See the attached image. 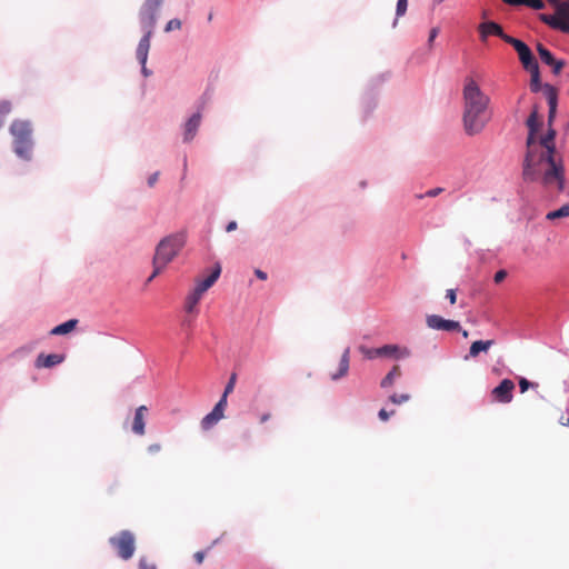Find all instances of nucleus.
<instances>
[{
	"instance_id": "obj_27",
	"label": "nucleus",
	"mask_w": 569,
	"mask_h": 569,
	"mask_svg": "<svg viewBox=\"0 0 569 569\" xmlns=\"http://www.w3.org/2000/svg\"><path fill=\"white\" fill-rule=\"evenodd\" d=\"M226 407H227V398H226V395H222V397L216 403V406L212 409V411L223 418L224 417V409H226Z\"/></svg>"
},
{
	"instance_id": "obj_5",
	"label": "nucleus",
	"mask_w": 569,
	"mask_h": 569,
	"mask_svg": "<svg viewBox=\"0 0 569 569\" xmlns=\"http://www.w3.org/2000/svg\"><path fill=\"white\" fill-rule=\"evenodd\" d=\"M13 137V149L18 157L30 160L32 152V128L29 121L14 120L10 126Z\"/></svg>"
},
{
	"instance_id": "obj_37",
	"label": "nucleus",
	"mask_w": 569,
	"mask_h": 569,
	"mask_svg": "<svg viewBox=\"0 0 569 569\" xmlns=\"http://www.w3.org/2000/svg\"><path fill=\"white\" fill-rule=\"evenodd\" d=\"M507 277V271L506 270H499L496 272L495 274V282L496 283H500L501 281H503Z\"/></svg>"
},
{
	"instance_id": "obj_8",
	"label": "nucleus",
	"mask_w": 569,
	"mask_h": 569,
	"mask_svg": "<svg viewBox=\"0 0 569 569\" xmlns=\"http://www.w3.org/2000/svg\"><path fill=\"white\" fill-rule=\"evenodd\" d=\"M163 0H146L140 10V23L146 34H152L157 23V13Z\"/></svg>"
},
{
	"instance_id": "obj_49",
	"label": "nucleus",
	"mask_w": 569,
	"mask_h": 569,
	"mask_svg": "<svg viewBox=\"0 0 569 569\" xmlns=\"http://www.w3.org/2000/svg\"><path fill=\"white\" fill-rule=\"evenodd\" d=\"M547 218H548V219H550V220H553V219H557V218H561L559 209H558V210H555V211L549 212V213L547 214Z\"/></svg>"
},
{
	"instance_id": "obj_16",
	"label": "nucleus",
	"mask_w": 569,
	"mask_h": 569,
	"mask_svg": "<svg viewBox=\"0 0 569 569\" xmlns=\"http://www.w3.org/2000/svg\"><path fill=\"white\" fill-rule=\"evenodd\" d=\"M543 91H545L546 99H547V102L549 106L548 122H549V126L551 127V123L555 119L556 111H557V101H558L557 90L550 84H545Z\"/></svg>"
},
{
	"instance_id": "obj_18",
	"label": "nucleus",
	"mask_w": 569,
	"mask_h": 569,
	"mask_svg": "<svg viewBox=\"0 0 569 569\" xmlns=\"http://www.w3.org/2000/svg\"><path fill=\"white\" fill-rule=\"evenodd\" d=\"M201 122V114L200 112L194 113L192 117L189 118V120L184 124V132H183V140L184 142L191 141L200 126Z\"/></svg>"
},
{
	"instance_id": "obj_20",
	"label": "nucleus",
	"mask_w": 569,
	"mask_h": 569,
	"mask_svg": "<svg viewBox=\"0 0 569 569\" xmlns=\"http://www.w3.org/2000/svg\"><path fill=\"white\" fill-rule=\"evenodd\" d=\"M151 36L152 34L144 33V36L141 38V40L139 41L138 47H137V51H136L137 59L139 60V62L142 66H144L147 63L148 53H149V49H150Z\"/></svg>"
},
{
	"instance_id": "obj_30",
	"label": "nucleus",
	"mask_w": 569,
	"mask_h": 569,
	"mask_svg": "<svg viewBox=\"0 0 569 569\" xmlns=\"http://www.w3.org/2000/svg\"><path fill=\"white\" fill-rule=\"evenodd\" d=\"M410 399V396L408 393H401V395H392L389 397V400L395 405H401L403 402H407Z\"/></svg>"
},
{
	"instance_id": "obj_29",
	"label": "nucleus",
	"mask_w": 569,
	"mask_h": 569,
	"mask_svg": "<svg viewBox=\"0 0 569 569\" xmlns=\"http://www.w3.org/2000/svg\"><path fill=\"white\" fill-rule=\"evenodd\" d=\"M138 569H157L156 562L151 561L147 557H141L139 559Z\"/></svg>"
},
{
	"instance_id": "obj_22",
	"label": "nucleus",
	"mask_w": 569,
	"mask_h": 569,
	"mask_svg": "<svg viewBox=\"0 0 569 569\" xmlns=\"http://www.w3.org/2000/svg\"><path fill=\"white\" fill-rule=\"evenodd\" d=\"M78 325L77 319H70L61 325L56 326L50 333L53 336H61L71 332Z\"/></svg>"
},
{
	"instance_id": "obj_45",
	"label": "nucleus",
	"mask_w": 569,
	"mask_h": 569,
	"mask_svg": "<svg viewBox=\"0 0 569 569\" xmlns=\"http://www.w3.org/2000/svg\"><path fill=\"white\" fill-rule=\"evenodd\" d=\"M161 450V445L160 443H152L148 447V451L150 453H157Z\"/></svg>"
},
{
	"instance_id": "obj_50",
	"label": "nucleus",
	"mask_w": 569,
	"mask_h": 569,
	"mask_svg": "<svg viewBox=\"0 0 569 569\" xmlns=\"http://www.w3.org/2000/svg\"><path fill=\"white\" fill-rule=\"evenodd\" d=\"M236 229H237V222H236V221H230V222L227 224V227H226V231H227V232H231V231H233V230H236Z\"/></svg>"
},
{
	"instance_id": "obj_11",
	"label": "nucleus",
	"mask_w": 569,
	"mask_h": 569,
	"mask_svg": "<svg viewBox=\"0 0 569 569\" xmlns=\"http://www.w3.org/2000/svg\"><path fill=\"white\" fill-rule=\"evenodd\" d=\"M515 383L510 379H503L493 390L491 395L493 399L501 403H509L513 398Z\"/></svg>"
},
{
	"instance_id": "obj_34",
	"label": "nucleus",
	"mask_w": 569,
	"mask_h": 569,
	"mask_svg": "<svg viewBox=\"0 0 569 569\" xmlns=\"http://www.w3.org/2000/svg\"><path fill=\"white\" fill-rule=\"evenodd\" d=\"M407 6H408V0H398L397 10H396L397 17H401L406 13Z\"/></svg>"
},
{
	"instance_id": "obj_24",
	"label": "nucleus",
	"mask_w": 569,
	"mask_h": 569,
	"mask_svg": "<svg viewBox=\"0 0 569 569\" xmlns=\"http://www.w3.org/2000/svg\"><path fill=\"white\" fill-rule=\"evenodd\" d=\"M530 73V89L538 92L541 88L539 66L527 70Z\"/></svg>"
},
{
	"instance_id": "obj_39",
	"label": "nucleus",
	"mask_w": 569,
	"mask_h": 569,
	"mask_svg": "<svg viewBox=\"0 0 569 569\" xmlns=\"http://www.w3.org/2000/svg\"><path fill=\"white\" fill-rule=\"evenodd\" d=\"M206 292V290L199 286L198 283L196 284L193 291L191 292L194 297H197L198 299H201L202 295Z\"/></svg>"
},
{
	"instance_id": "obj_46",
	"label": "nucleus",
	"mask_w": 569,
	"mask_h": 569,
	"mask_svg": "<svg viewBox=\"0 0 569 569\" xmlns=\"http://www.w3.org/2000/svg\"><path fill=\"white\" fill-rule=\"evenodd\" d=\"M193 558L196 560L197 563H202L203 559H204V552L203 551H197L194 555H193Z\"/></svg>"
},
{
	"instance_id": "obj_23",
	"label": "nucleus",
	"mask_w": 569,
	"mask_h": 569,
	"mask_svg": "<svg viewBox=\"0 0 569 569\" xmlns=\"http://www.w3.org/2000/svg\"><path fill=\"white\" fill-rule=\"evenodd\" d=\"M221 273V267L217 264L211 273L203 280H198L197 283L201 286L206 291L213 286Z\"/></svg>"
},
{
	"instance_id": "obj_54",
	"label": "nucleus",
	"mask_w": 569,
	"mask_h": 569,
	"mask_svg": "<svg viewBox=\"0 0 569 569\" xmlns=\"http://www.w3.org/2000/svg\"><path fill=\"white\" fill-rule=\"evenodd\" d=\"M462 332V337L463 338H468L469 333L467 330H460Z\"/></svg>"
},
{
	"instance_id": "obj_36",
	"label": "nucleus",
	"mask_w": 569,
	"mask_h": 569,
	"mask_svg": "<svg viewBox=\"0 0 569 569\" xmlns=\"http://www.w3.org/2000/svg\"><path fill=\"white\" fill-rule=\"evenodd\" d=\"M536 386L535 383H531L530 381H528L526 378H521L519 380V387H520V391L523 393L526 392L530 387H533Z\"/></svg>"
},
{
	"instance_id": "obj_4",
	"label": "nucleus",
	"mask_w": 569,
	"mask_h": 569,
	"mask_svg": "<svg viewBox=\"0 0 569 569\" xmlns=\"http://www.w3.org/2000/svg\"><path fill=\"white\" fill-rule=\"evenodd\" d=\"M526 124L528 127V137H527V153L523 162V179L528 181L536 180V150L538 149L536 134L541 126V121L538 114V108L535 107L531 113L529 114Z\"/></svg>"
},
{
	"instance_id": "obj_14",
	"label": "nucleus",
	"mask_w": 569,
	"mask_h": 569,
	"mask_svg": "<svg viewBox=\"0 0 569 569\" xmlns=\"http://www.w3.org/2000/svg\"><path fill=\"white\" fill-rule=\"evenodd\" d=\"M478 29L482 41H485L488 36H497L507 42V37H509L503 32L501 26L493 21L483 22L479 26Z\"/></svg>"
},
{
	"instance_id": "obj_9",
	"label": "nucleus",
	"mask_w": 569,
	"mask_h": 569,
	"mask_svg": "<svg viewBox=\"0 0 569 569\" xmlns=\"http://www.w3.org/2000/svg\"><path fill=\"white\" fill-rule=\"evenodd\" d=\"M507 43L512 46L518 53L519 60L526 70L538 66L530 48L521 40L513 37H507Z\"/></svg>"
},
{
	"instance_id": "obj_19",
	"label": "nucleus",
	"mask_w": 569,
	"mask_h": 569,
	"mask_svg": "<svg viewBox=\"0 0 569 569\" xmlns=\"http://www.w3.org/2000/svg\"><path fill=\"white\" fill-rule=\"evenodd\" d=\"M493 345L495 340H477L471 343L469 353L465 357V359L468 360L469 358H477L480 352H488Z\"/></svg>"
},
{
	"instance_id": "obj_55",
	"label": "nucleus",
	"mask_w": 569,
	"mask_h": 569,
	"mask_svg": "<svg viewBox=\"0 0 569 569\" xmlns=\"http://www.w3.org/2000/svg\"><path fill=\"white\" fill-rule=\"evenodd\" d=\"M142 72H143V74H144V76H148V70H147V68H146V64H144V66H142Z\"/></svg>"
},
{
	"instance_id": "obj_38",
	"label": "nucleus",
	"mask_w": 569,
	"mask_h": 569,
	"mask_svg": "<svg viewBox=\"0 0 569 569\" xmlns=\"http://www.w3.org/2000/svg\"><path fill=\"white\" fill-rule=\"evenodd\" d=\"M446 297L449 299L451 305H455L457 301V293L455 289H448Z\"/></svg>"
},
{
	"instance_id": "obj_32",
	"label": "nucleus",
	"mask_w": 569,
	"mask_h": 569,
	"mask_svg": "<svg viewBox=\"0 0 569 569\" xmlns=\"http://www.w3.org/2000/svg\"><path fill=\"white\" fill-rule=\"evenodd\" d=\"M181 28V21L179 19H171L166 24L164 31L170 32L172 30H179Z\"/></svg>"
},
{
	"instance_id": "obj_13",
	"label": "nucleus",
	"mask_w": 569,
	"mask_h": 569,
	"mask_svg": "<svg viewBox=\"0 0 569 569\" xmlns=\"http://www.w3.org/2000/svg\"><path fill=\"white\" fill-rule=\"evenodd\" d=\"M537 51L543 63L552 67V71L555 74H559L565 67V62L562 60H557L552 53L541 43H538Z\"/></svg>"
},
{
	"instance_id": "obj_33",
	"label": "nucleus",
	"mask_w": 569,
	"mask_h": 569,
	"mask_svg": "<svg viewBox=\"0 0 569 569\" xmlns=\"http://www.w3.org/2000/svg\"><path fill=\"white\" fill-rule=\"evenodd\" d=\"M523 4L536 10H541L545 8V3L542 0H525Z\"/></svg>"
},
{
	"instance_id": "obj_17",
	"label": "nucleus",
	"mask_w": 569,
	"mask_h": 569,
	"mask_svg": "<svg viewBox=\"0 0 569 569\" xmlns=\"http://www.w3.org/2000/svg\"><path fill=\"white\" fill-rule=\"evenodd\" d=\"M64 360L63 355L58 353H51V355H44L40 353L36 359V367L37 368H51L59 363H61Z\"/></svg>"
},
{
	"instance_id": "obj_15",
	"label": "nucleus",
	"mask_w": 569,
	"mask_h": 569,
	"mask_svg": "<svg viewBox=\"0 0 569 569\" xmlns=\"http://www.w3.org/2000/svg\"><path fill=\"white\" fill-rule=\"evenodd\" d=\"M147 412H148V408L143 405L136 409L131 429L138 436H143L146 432V415H147Z\"/></svg>"
},
{
	"instance_id": "obj_51",
	"label": "nucleus",
	"mask_w": 569,
	"mask_h": 569,
	"mask_svg": "<svg viewBox=\"0 0 569 569\" xmlns=\"http://www.w3.org/2000/svg\"><path fill=\"white\" fill-rule=\"evenodd\" d=\"M256 276L260 279V280H266L267 279V273L260 269H257L254 271Z\"/></svg>"
},
{
	"instance_id": "obj_52",
	"label": "nucleus",
	"mask_w": 569,
	"mask_h": 569,
	"mask_svg": "<svg viewBox=\"0 0 569 569\" xmlns=\"http://www.w3.org/2000/svg\"><path fill=\"white\" fill-rule=\"evenodd\" d=\"M271 418V415L269 412L261 415L259 421L260 423L267 422Z\"/></svg>"
},
{
	"instance_id": "obj_44",
	"label": "nucleus",
	"mask_w": 569,
	"mask_h": 569,
	"mask_svg": "<svg viewBox=\"0 0 569 569\" xmlns=\"http://www.w3.org/2000/svg\"><path fill=\"white\" fill-rule=\"evenodd\" d=\"M439 33V29L438 28H432L430 30V33H429V39H428V43L431 44L433 42V40L436 39V37L438 36Z\"/></svg>"
},
{
	"instance_id": "obj_43",
	"label": "nucleus",
	"mask_w": 569,
	"mask_h": 569,
	"mask_svg": "<svg viewBox=\"0 0 569 569\" xmlns=\"http://www.w3.org/2000/svg\"><path fill=\"white\" fill-rule=\"evenodd\" d=\"M158 178H159V172H154V173H152V174L148 178V186H149L150 188H152V187L157 183Z\"/></svg>"
},
{
	"instance_id": "obj_40",
	"label": "nucleus",
	"mask_w": 569,
	"mask_h": 569,
	"mask_svg": "<svg viewBox=\"0 0 569 569\" xmlns=\"http://www.w3.org/2000/svg\"><path fill=\"white\" fill-rule=\"evenodd\" d=\"M206 292V290L199 286L198 283L196 284L193 291L191 292L194 297H197L198 299H201L202 295Z\"/></svg>"
},
{
	"instance_id": "obj_3",
	"label": "nucleus",
	"mask_w": 569,
	"mask_h": 569,
	"mask_svg": "<svg viewBox=\"0 0 569 569\" xmlns=\"http://www.w3.org/2000/svg\"><path fill=\"white\" fill-rule=\"evenodd\" d=\"M186 244V233L177 232L164 237L156 247L152 264L153 272L148 278L152 281L179 254Z\"/></svg>"
},
{
	"instance_id": "obj_12",
	"label": "nucleus",
	"mask_w": 569,
	"mask_h": 569,
	"mask_svg": "<svg viewBox=\"0 0 569 569\" xmlns=\"http://www.w3.org/2000/svg\"><path fill=\"white\" fill-rule=\"evenodd\" d=\"M427 325L429 328L442 331H460L461 327L458 321L447 320L440 316L431 315L427 317Z\"/></svg>"
},
{
	"instance_id": "obj_26",
	"label": "nucleus",
	"mask_w": 569,
	"mask_h": 569,
	"mask_svg": "<svg viewBox=\"0 0 569 569\" xmlns=\"http://www.w3.org/2000/svg\"><path fill=\"white\" fill-rule=\"evenodd\" d=\"M221 419H222V417H220L216 412L211 411L202 418L201 427H202V429L208 430Z\"/></svg>"
},
{
	"instance_id": "obj_48",
	"label": "nucleus",
	"mask_w": 569,
	"mask_h": 569,
	"mask_svg": "<svg viewBox=\"0 0 569 569\" xmlns=\"http://www.w3.org/2000/svg\"><path fill=\"white\" fill-rule=\"evenodd\" d=\"M506 4L509 6H522L525 0H502Z\"/></svg>"
},
{
	"instance_id": "obj_31",
	"label": "nucleus",
	"mask_w": 569,
	"mask_h": 569,
	"mask_svg": "<svg viewBox=\"0 0 569 569\" xmlns=\"http://www.w3.org/2000/svg\"><path fill=\"white\" fill-rule=\"evenodd\" d=\"M236 381H237V375L232 373L230 376V379H229V381L224 388V391L222 393V395H226V398H228V396L233 391Z\"/></svg>"
},
{
	"instance_id": "obj_28",
	"label": "nucleus",
	"mask_w": 569,
	"mask_h": 569,
	"mask_svg": "<svg viewBox=\"0 0 569 569\" xmlns=\"http://www.w3.org/2000/svg\"><path fill=\"white\" fill-rule=\"evenodd\" d=\"M200 301V299H198L197 297H194L192 293H190L187 298H186V305H184V308H186V311L187 312H192L196 308V306L198 305V302Z\"/></svg>"
},
{
	"instance_id": "obj_7",
	"label": "nucleus",
	"mask_w": 569,
	"mask_h": 569,
	"mask_svg": "<svg viewBox=\"0 0 569 569\" xmlns=\"http://www.w3.org/2000/svg\"><path fill=\"white\" fill-rule=\"evenodd\" d=\"M556 6V14H541L540 20L555 30L569 33V0L565 2L553 3Z\"/></svg>"
},
{
	"instance_id": "obj_21",
	"label": "nucleus",
	"mask_w": 569,
	"mask_h": 569,
	"mask_svg": "<svg viewBox=\"0 0 569 569\" xmlns=\"http://www.w3.org/2000/svg\"><path fill=\"white\" fill-rule=\"evenodd\" d=\"M349 363H350V349L347 348L340 358L339 369L337 372L331 375V379L338 380V379L347 376V373L349 371Z\"/></svg>"
},
{
	"instance_id": "obj_1",
	"label": "nucleus",
	"mask_w": 569,
	"mask_h": 569,
	"mask_svg": "<svg viewBox=\"0 0 569 569\" xmlns=\"http://www.w3.org/2000/svg\"><path fill=\"white\" fill-rule=\"evenodd\" d=\"M462 101L463 130L470 137L479 134L490 120V98L472 78H467L462 89Z\"/></svg>"
},
{
	"instance_id": "obj_53",
	"label": "nucleus",
	"mask_w": 569,
	"mask_h": 569,
	"mask_svg": "<svg viewBox=\"0 0 569 569\" xmlns=\"http://www.w3.org/2000/svg\"><path fill=\"white\" fill-rule=\"evenodd\" d=\"M559 423L562 426H569V417L561 416L559 418Z\"/></svg>"
},
{
	"instance_id": "obj_6",
	"label": "nucleus",
	"mask_w": 569,
	"mask_h": 569,
	"mask_svg": "<svg viewBox=\"0 0 569 569\" xmlns=\"http://www.w3.org/2000/svg\"><path fill=\"white\" fill-rule=\"evenodd\" d=\"M109 543L123 560H129L136 551V537L129 530H122L110 537Z\"/></svg>"
},
{
	"instance_id": "obj_35",
	"label": "nucleus",
	"mask_w": 569,
	"mask_h": 569,
	"mask_svg": "<svg viewBox=\"0 0 569 569\" xmlns=\"http://www.w3.org/2000/svg\"><path fill=\"white\" fill-rule=\"evenodd\" d=\"M11 111V103L9 101H0V118L7 116Z\"/></svg>"
},
{
	"instance_id": "obj_10",
	"label": "nucleus",
	"mask_w": 569,
	"mask_h": 569,
	"mask_svg": "<svg viewBox=\"0 0 569 569\" xmlns=\"http://www.w3.org/2000/svg\"><path fill=\"white\" fill-rule=\"evenodd\" d=\"M359 351L363 355L365 358L371 360L376 358H398L399 348L396 345H385L379 348H368L366 346H360Z\"/></svg>"
},
{
	"instance_id": "obj_25",
	"label": "nucleus",
	"mask_w": 569,
	"mask_h": 569,
	"mask_svg": "<svg viewBox=\"0 0 569 569\" xmlns=\"http://www.w3.org/2000/svg\"><path fill=\"white\" fill-rule=\"evenodd\" d=\"M401 376V370L399 366H393V368L388 372V375L382 379L381 387L387 388L393 385L395 380Z\"/></svg>"
},
{
	"instance_id": "obj_42",
	"label": "nucleus",
	"mask_w": 569,
	"mask_h": 569,
	"mask_svg": "<svg viewBox=\"0 0 569 569\" xmlns=\"http://www.w3.org/2000/svg\"><path fill=\"white\" fill-rule=\"evenodd\" d=\"M395 411H391V412H388L386 409H381L378 413L379 418L382 420V421H387L390 417V415H393Z\"/></svg>"
},
{
	"instance_id": "obj_2",
	"label": "nucleus",
	"mask_w": 569,
	"mask_h": 569,
	"mask_svg": "<svg viewBox=\"0 0 569 569\" xmlns=\"http://www.w3.org/2000/svg\"><path fill=\"white\" fill-rule=\"evenodd\" d=\"M556 130L551 127L545 136L539 139L538 147L545 150L538 153L536 150V179L540 173L545 187L556 186L558 191L565 188V170L561 160L556 159L555 146Z\"/></svg>"
},
{
	"instance_id": "obj_41",
	"label": "nucleus",
	"mask_w": 569,
	"mask_h": 569,
	"mask_svg": "<svg viewBox=\"0 0 569 569\" xmlns=\"http://www.w3.org/2000/svg\"><path fill=\"white\" fill-rule=\"evenodd\" d=\"M443 191L442 188H433L426 192V197H437Z\"/></svg>"
},
{
	"instance_id": "obj_47",
	"label": "nucleus",
	"mask_w": 569,
	"mask_h": 569,
	"mask_svg": "<svg viewBox=\"0 0 569 569\" xmlns=\"http://www.w3.org/2000/svg\"><path fill=\"white\" fill-rule=\"evenodd\" d=\"M560 216L562 217H569V203L563 204L561 208H559Z\"/></svg>"
},
{
	"instance_id": "obj_56",
	"label": "nucleus",
	"mask_w": 569,
	"mask_h": 569,
	"mask_svg": "<svg viewBox=\"0 0 569 569\" xmlns=\"http://www.w3.org/2000/svg\"><path fill=\"white\" fill-rule=\"evenodd\" d=\"M550 3H558V0H548Z\"/></svg>"
}]
</instances>
